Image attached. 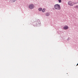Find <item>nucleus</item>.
Returning <instances> with one entry per match:
<instances>
[{
  "label": "nucleus",
  "instance_id": "obj_1",
  "mask_svg": "<svg viewBox=\"0 0 78 78\" xmlns=\"http://www.w3.org/2000/svg\"><path fill=\"white\" fill-rule=\"evenodd\" d=\"M55 8L56 9H60L61 8L60 7V6L58 4H57L55 5Z\"/></svg>",
  "mask_w": 78,
  "mask_h": 78
},
{
  "label": "nucleus",
  "instance_id": "obj_2",
  "mask_svg": "<svg viewBox=\"0 0 78 78\" xmlns=\"http://www.w3.org/2000/svg\"><path fill=\"white\" fill-rule=\"evenodd\" d=\"M34 5H33V4H31L29 6V8H30V9H33V8H34Z\"/></svg>",
  "mask_w": 78,
  "mask_h": 78
},
{
  "label": "nucleus",
  "instance_id": "obj_3",
  "mask_svg": "<svg viewBox=\"0 0 78 78\" xmlns=\"http://www.w3.org/2000/svg\"><path fill=\"white\" fill-rule=\"evenodd\" d=\"M68 4L69 5H70V6H73V2H72L71 1H69L68 2Z\"/></svg>",
  "mask_w": 78,
  "mask_h": 78
},
{
  "label": "nucleus",
  "instance_id": "obj_4",
  "mask_svg": "<svg viewBox=\"0 0 78 78\" xmlns=\"http://www.w3.org/2000/svg\"><path fill=\"white\" fill-rule=\"evenodd\" d=\"M68 28V27L67 26H66L64 27V30H67Z\"/></svg>",
  "mask_w": 78,
  "mask_h": 78
},
{
  "label": "nucleus",
  "instance_id": "obj_5",
  "mask_svg": "<svg viewBox=\"0 0 78 78\" xmlns=\"http://www.w3.org/2000/svg\"><path fill=\"white\" fill-rule=\"evenodd\" d=\"M45 10H46V9H43L42 10V12H44L45 11Z\"/></svg>",
  "mask_w": 78,
  "mask_h": 78
},
{
  "label": "nucleus",
  "instance_id": "obj_6",
  "mask_svg": "<svg viewBox=\"0 0 78 78\" xmlns=\"http://www.w3.org/2000/svg\"><path fill=\"white\" fill-rule=\"evenodd\" d=\"M12 2H15L17 0H11Z\"/></svg>",
  "mask_w": 78,
  "mask_h": 78
},
{
  "label": "nucleus",
  "instance_id": "obj_7",
  "mask_svg": "<svg viewBox=\"0 0 78 78\" xmlns=\"http://www.w3.org/2000/svg\"><path fill=\"white\" fill-rule=\"evenodd\" d=\"M42 8H40L38 10L39 11H42Z\"/></svg>",
  "mask_w": 78,
  "mask_h": 78
},
{
  "label": "nucleus",
  "instance_id": "obj_8",
  "mask_svg": "<svg viewBox=\"0 0 78 78\" xmlns=\"http://www.w3.org/2000/svg\"><path fill=\"white\" fill-rule=\"evenodd\" d=\"M46 16H49V13H47L46 14Z\"/></svg>",
  "mask_w": 78,
  "mask_h": 78
},
{
  "label": "nucleus",
  "instance_id": "obj_9",
  "mask_svg": "<svg viewBox=\"0 0 78 78\" xmlns=\"http://www.w3.org/2000/svg\"><path fill=\"white\" fill-rule=\"evenodd\" d=\"M59 3H61V0H58Z\"/></svg>",
  "mask_w": 78,
  "mask_h": 78
},
{
  "label": "nucleus",
  "instance_id": "obj_10",
  "mask_svg": "<svg viewBox=\"0 0 78 78\" xmlns=\"http://www.w3.org/2000/svg\"><path fill=\"white\" fill-rule=\"evenodd\" d=\"M75 7L76 8H78V6H76Z\"/></svg>",
  "mask_w": 78,
  "mask_h": 78
},
{
  "label": "nucleus",
  "instance_id": "obj_11",
  "mask_svg": "<svg viewBox=\"0 0 78 78\" xmlns=\"http://www.w3.org/2000/svg\"><path fill=\"white\" fill-rule=\"evenodd\" d=\"M76 66H78V63L76 65Z\"/></svg>",
  "mask_w": 78,
  "mask_h": 78
}]
</instances>
